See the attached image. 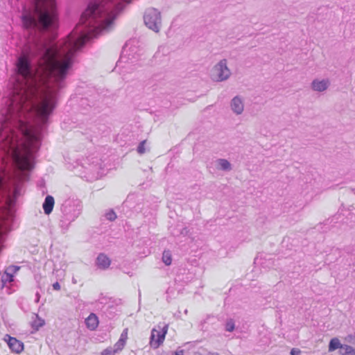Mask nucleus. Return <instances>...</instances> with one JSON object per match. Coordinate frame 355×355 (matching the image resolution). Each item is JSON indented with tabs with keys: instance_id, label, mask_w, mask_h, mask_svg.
Wrapping results in <instances>:
<instances>
[{
	"instance_id": "nucleus-1",
	"label": "nucleus",
	"mask_w": 355,
	"mask_h": 355,
	"mask_svg": "<svg viewBox=\"0 0 355 355\" xmlns=\"http://www.w3.org/2000/svg\"><path fill=\"white\" fill-rule=\"evenodd\" d=\"M145 25L155 33H159L162 27L161 12L156 8H149L144 15Z\"/></svg>"
},
{
	"instance_id": "nucleus-2",
	"label": "nucleus",
	"mask_w": 355,
	"mask_h": 355,
	"mask_svg": "<svg viewBox=\"0 0 355 355\" xmlns=\"http://www.w3.org/2000/svg\"><path fill=\"white\" fill-rule=\"evenodd\" d=\"M231 74L232 72L227 67V60L222 59L213 67L212 79L216 82L225 81Z\"/></svg>"
},
{
	"instance_id": "nucleus-3",
	"label": "nucleus",
	"mask_w": 355,
	"mask_h": 355,
	"mask_svg": "<svg viewBox=\"0 0 355 355\" xmlns=\"http://www.w3.org/2000/svg\"><path fill=\"white\" fill-rule=\"evenodd\" d=\"M167 329L168 325H164L160 330L155 329L152 330L150 341L152 347L157 348L163 343Z\"/></svg>"
},
{
	"instance_id": "nucleus-4",
	"label": "nucleus",
	"mask_w": 355,
	"mask_h": 355,
	"mask_svg": "<svg viewBox=\"0 0 355 355\" xmlns=\"http://www.w3.org/2000/svg\"><path fill=\"white\" fill-rule=\"evenodd\" d=\"M230 109L236 115H241L244 111V101L240 96H234L230 103Z\"/></svg>"
},
{
	"instance_id": "nucleus-5",
	"label": "nucleus",
	"mask_w": 355,
	"mask_h": 355,
	"mask_svg": "<svg viewBox=\"0 0 355 355\" xmlns=\"http://www.w3.org/2000/svg\"><path fill=\"white\" fill-rule=\"evenodd\" d=\"M6 337H8V339L5 338V340L7 342L10 349L15 352L20 353L24 349V343L17 340L16 338L10 336L9 335H6Z\"/></svg>"
},
{
	"instance_id": "nucleus-6",
	"label": "nucleus",
	"mask_w": 355,
	"mask_h": 355,
	"mask_svg": "<svg viewBox=\"0 0 355 355\" xmlns=\"http://www.w3.org/2000/svg\"><path fill=\"white\" fill-rule=\"evenodd\" d=\"M329 85L330 82L328 79H314L311 84V87L315 92H322L327 90Z\"/></svg>"
},
{
	"instance_id": "nucleus-7",
	"label": "nucleus",
	"mask_w": 355,
	"mask_h": 355,
	"mask_svg": "<svg viewBox=\"0 0 355 355\" xmlns=\"http://www.w3.org/2000/svg\"><path fill=\"white\" fill-rule=\"evenodd\" d=\"M110 259L104 254H100L96 259V265L99 268L106 269L110 265Z\"/></svg>"
},
{
	"instance_id": "nucleus-8",
	"label": "nucleus",
	"mask_w": 355,
	"mask_h": 355,
	"mask_svg": "<svg viewBox=\"0 0 355 355\" xmlns=\"http://www.w3.org/2000/svg\"><path fill=\"white\" fill-rule=\"evenodd\" d=\"M54 206V198L51 196H47L45 198L44 202L43 203V209L44 211L46 214H50L53 209Z\"/></svg>"
},
{
	"instance_id": "nucleus-9",
	"label": "nucleus",
	"mask_w": 355,
	"mask_h": 355,
	"mask_svg": "<svg viewBox=\"0 0 355 355\" xmlns=\"http://www.w3.org/2000/svg\"><path fill=\"white\" fill-rule=\"evenodd\" d=\"M216 168L223 171H230L232 170V164L226 159H218L216 161Z\"/></svg>"
},
{
	"instance_id": "nucleus-10",
	"label": "nucleus",
	"mask_w": 355,
	"mask_h": 355,
	"mask_svg": "<svg viewBox=\"0 0 355 355\" xmlns=\"http://www.w3.org/2000/svg\"><path fill=\"white\" fill-rule=\"evenodd\" d=\"M85 323L89 329L94 330L98 327V317L94 313H91L86 319Z\"/></svg>"
},
{
	"instance_id": "nucleus-11",
	"label": "nucleus",
	"mask_w": 355,
	"mask_h": 355,
	"mask_svg": "<svg viewBox=\"0 0 355 355\" xmlns=\"http://www.w3.org/2000/svg\"><path fill=\"white\" fill-rule=\"evenodd\" d=\"M344 345H345L341 344L340 340L338 338H334L329 342L328 351L331 352L336 349L342 350L343 347H344Z\"/></svg>"
},
{
	"instance_id": "nucleus-12",
	"label": "nucleus",
	"mask_w": 355,
	"mask_h": 355,
	"mask_svg": "<svg viewBox=\"0 0 355 355\" xmlns=\"http://www.w3.org/2000/svg\"><path fill=\"white\" fill-rule=\"evenodd\" d=\"M35 318L31 322V327L35 330H38L40 327H43L45 324L44 320L40 318L37 314H35Z\"/></svg>"
},
{
	"instance_id": "nucleus-13",
	"label": "nucleus",
	"mask_w": 355,
	"mask_h": 355,
	"mask_svg": "<svg viewBox=\"0 0 355 355\" xmlns=\"http://www.w3.org/2000/svg\"><path fill=\"white\" fill-rule=\"evenodd\" d=\"M340 355H355V348L350 345H345L342 350H339Z\"/></svg>"
},
{
	"instance_id": "nucleus-14",
	"label": "nucleus",
	"mask_w": 355,
	"mask_h": 355,
	"mask_svg": "<svg viewBox=\"0 0 355 355\" xmlns=\"http://www.w3.org/2000/svg\"><path fill=\"white\" fill-rule=\"evenodd\" d=\"M162 261L166 266H170L172 262L171 254L168 250H164L162 254Z\"/></svg>"
},
{
	"instance_id": "nucleus-15",
	"label": "nucleus",
	"mask_w": 355,
	"mask_h": 355,
	"mask_svg": "<svg viewBox=\"0 0 355 355\" xmlns=\"http://www.w3.org/2000/svg\"><path fill=\"white\" fill-rule=\"evenodd\" d=\"M235 329V324L233 319L230 318L226 321L225 330L229 332H232Z\"/></svg>"
},
{
	"instance_id": "nucleus-16",
	"label": "nucleus",
	"mask_w": 355,
	"mask_h": 355,
	"mask_svg": "<svg viewBox=\"0 0 355 355\" xmlns=\"http://www.w3.org/2000/svg\"><path fill=\"white\" fill-rule=\"evenodd\" d=\"M105 218L110 221H114L116 218V214L113 209L109 210L105 214Z\"/></svg>"
},
{
	"instance_id": "nucleus-17",
	"label": "nucleus",
	"mask_w": 355,
	"mask_h": 355,
	"mask_svg": "<svg viewBox=\"0 0 355 355\" xmlns=\"http://www.w3.org/2000/svg\"><path fill=\"white\" fill-rule=\"evenodd\" d=\"M125 343L124 341H123V340H120L119 339L117 341V343L114 345V349L116 350V352L120 351V350H121L123 348V347L125 345Z\"/></svg>"
},
{
	"instance_id": "nucleus-18",
	"label": "nucleus",
	"mask_w": 355,
	"mask_h": 355,
	"mask_svg": "<svg viewBox=\"0 0 355 355\" xmlns=\"http://www.w3.org/2000/svg\"><path fill=\"white\" fill-rule=\"evenodd\" d=\"M145 143H146L145 140L139 143V144L137 147V149L138 153L144 154L146 152Z\"/></svg>"
},
{
	"instance_id": "nucleus-19",
	"label": "nucleus",
	"mask_w": 355,
	"mask_h": 355,
	"mask_svg": "<svg viewBox=\"0 0 355 355\" xmlns=\"http://www.w3.org/2000/svg\"><path fill=\"white\" fill-rule=\"evenodd\" d=\"M116 353V350L110 347L104 349L101 352V355H114Z\"/></svg>"
},
{
	"instance_id": "nucleus-20",
	"label": "nucleus",
	"mask_w": 355,
	"mask_h": 355,
	"mask_svg": "<svg viewBox=\"0 0 355 355\" xmlns=\"http://www.w3.org/2000/svg\"><path fill=\"white\" fill-rule=\"evenodd\" d=\"M19 268H20L19 266H10L9 268H8V271L15 273L19 270Z\"/></svg>"
},
{
	"instance_id": "nucleus-21",
	"label": "nucleus",
	"mask_w": 355,
	"mask_h": 355,
	"mask_svg": "<svg viewBox=\"0 0 355 355\" xmlns=\"http://www.w3.org/2000/svg\"><path fill=\"white\" fill-rule=\"evenodd\" d=\"M198 355H219L217 352H212L204 350L202 352H198Z\"/></svg>"
},
{
	"instance_id": "nucleus-22",
	"label": "nucleus",
	"mask_w": 355,
	"mask_h": 355,
	"mask_svg": "<svg viewBox=\"0 0 355 355\" xmlns=\"http://www.w3.org/2000/svg\"><path fill=\"white\" fill-rule=\"evenodd\" d=\"M127 331L128 329H125L123 332L122 334H121V337H120V340H123V341H124L125 343L127 338H128V336H127Z\"/></svg>"
},
{
	"instance_id": "nucleus-23",
	"label": "nucleus",
	"mask_w": 355,
	"mask_h": 355,
	"mask_svg": "<svg viewBox=\"0 0 355 355\" xmlns=\"http://www.w3.org/2000/svg\"><path fill=\"white\" fill-rule=\"evenodd\" d=\"M291 355H301V351L298 349H292L291 351Z\"/></svg>"
},
{
	"instance_id": "nucleus-24",
	"label": "nucleus",
	"mask_w": 355,
	"mask_h": 355,
	"mask_svg": "<svg viewBox=\"0 0 355 355\" xmlns=\"http://www.w3.org/2000/svg\"><path fill=\"white\" fill-rule=\"evenodd\" d=\"M348 341L354 345H355V334L354 335L348 336Z\"/></svg>"
},
{
	"instance_id": "nucleus-25",
	"label": "nucleus",
	"mask_w": 355,
	"mask_h": 355,
	"mask_svg": "<svg viewBox=\"0 0 355 355\" xmlns=\"http://www.w3.org/2000/svg\"><path fill=\"white\" fill-rule=\"evenodd\" d=\"M53 288L54 290L59 291L60 290V285L58 282H56L53 284Z\"/></svg>"
},
{
	"instance_id": "nucleus-26",
	"label": "nucleus",
	"mask_w": 355,
	"mask_h": 355,
	"mask_svg": "<svg viewBox=\"0 0 355 355\" xmlns=\"http://www.w3.org/2000/svg\"><path fill=\"white\" fill-rule=\"evenodd\" d=\"M175 355H184V351L180 350L175 352Z\"/></svg>"
},
{
	"instance_id": "nucleus-27",
	"label": "nucleus",
	"mask_w": 355,
	"mask_h": 355,
	"mask_svg": "<svg viewBox=\"0 0 355 355\" xmlns=\"http://www.w3.org/2000/svg\"><path fill=\"white\" fill-rule=\"evenodd\" d=\"M126 52V49H123V55L121 57V60L120 61H122V60L123 59L124 56H125V53Z\"/></svg>"
},
{
	"instance_id": "nucleus-28",
	"label": "nucleus",
	"mask_w": 355,
	"mask_h": 355,
	"mask_svg": "<svg viewBox=\"0 0 355 355\" xmlns=\"http://www.w3.org/2000/svg\"><path fill=\"white\" fill-rule=\"evenodd\" d=\"M72 283L74 284H76L77 283V281L74 277L72 278Z\"/></svg>"
},
{
	"instance_id": "nucleus-29",
	"label": "nucleus",
	"mask_w": 355,
	"mask_h": 355,
	"mask_svg": "<svg viewBox=\"0 0 355 355\" xmlns=\"http://www.w3.org/2000/svg\"><path fill=\"white\" fill-rule=\"evenodd\" d=\"M7 275H10V277L12 278V274H10L9 272H7Z\"/></svg>"
}]
</instances>
